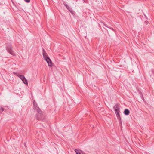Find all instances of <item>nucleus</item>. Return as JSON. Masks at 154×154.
<instances>
[{
    "label": "nucleus",
    "instance_id": "7ed1b4c3",
    "mask_svg": "<svg viewBox=\"0 0 154 154\" xmlns=\"http://www.w3.org/2000/svg\"><path fill=\"white\" fill-rule=\"evenodd\" d=\"M36 111L38 112L36 115L35 117L36 119L38 120L43 121L45 119V116L42 113V111L39 108L37 107Z\"/></svg>",
    "mask_w": 154,
    "mask_h": 154
},
{
    "label": "nucleus",
    "instance_id": "a211bd4d",
    "mask_svg": "<svg viewBox=\"0 0 154 154\" xmlns=\"http://www.w3.org/2000/svg\"><path fill=\"white\" fill-rule=\"evenodd\" d=\"M110 29H111L112 30H114V29H113V28H110Z\"/></svg>",
    "mask_w": 154,
    "mask_h": 154
},
{
    "label": "nucleus",
    "instance_id": "f3484780",
    "mask_svg": "<svg viewBox=\"0 0 154 154\" xmlns=\"http://www.w3.org/2000/svg\"><path fill=\"white\" fill-rule=\"evenodd\" d=\"M142 99H143V101H144V100H144V98H143V97L142 98Z\"/></svg>",
    "mask_w": 154,
    "mask_h": 154
},
{
    "label": "nucleus",
    "instance_id": "f03ea898",
    "mask_svg": "<svg viewBox=\"0 0 154 154\" xmlns=\"http://www.w3.org/2000/svg\"><path fill=\"white\" fill-rule=\"evenodd\" d=\"M42 52L44 58L47 63L48 66L50 67H52L53 66L52 62L43 48H42Z\"/></svg>",
    "mask_w": 154,
    "mask_h": 154
},
{
    "label": "nucleus",
    "instance_id": "39448f33",
    "mask_svg": "<svg viewBox=\"0 0 154 154\" xmlns=\"http://www.w3.org/2000/svg\"><path fill=\"white\" fill-rule=\"evenodd\" d=\"M130 111L127 109H125L124 112V113L126 115H128L130 113Z\"/></svg>",
    "mask_w": 154,
    "mask_h": 154
},
{
    "label": "nucleus",
    "instance_id": "20e7f679",
    "mask_svg": "<svg viewBox=\"0 0 154 154\" xmlns=\"http://www.w3.org/2000/svg\"><path fill=\"white\" fill-rule=\"evenodd\" d=\"M6 50L7 51L11 54L14 55V51L12 50V46L11 44H8L6 46Z\"/></svg>",
    "mask_w": 154,
    "mask_h": 154
},
{
    "label": "nucleus",
    "instance_id": "ddd939ff",
    "mask_svg": "<svg viewBox=\"0 0 154 154\" xmlns=\"http://www.w3.org/2000/svg\"><path fill=\"white\" fill-rule=\"evenodd\" d=\"M24 1L27 3H29L30 2V0H24Z\"/></svg>",
    "mask_w": 154,
    "mask_h": 154
},
{
    "label": "nucleus",
    "instance_id": "6ab92c4d",
    "mask_svg": "<svg viewBox=\"0 0 154 154\" xmlns=\"http://www.w3.org/2000/svg\"><path fill=\"white\" fill-rule=\"evenodd\" d=\"M24 145L25 146H26V143H24Z\"/></svg>",
    "mask_w": 154,
    "mask_h": 154
},
{
    "label": "nucleus",
    "instance_id": "dca6fc26",
    "mask_svg": "<svg viewBox=\"0 0 154 154\" xmlns=\"http://www.w3.org/2000/svg\"><path fill=\"white\" fill-rule=\"evenodd\" d=\"M104 25L106 27H108L106 24H104Z\"/></svg>",
    "mask_w": 154,
    "mask_h": 154
},
{
    "label": "nucleus",
    "instance_id": "423d86ee",
    "mask_svg": "<svg viewBox=\"0 0 154 154\" xmlns=\"http://www.w3.org/2000/svg\"><path fill=\"white\" fill-rule=\"evenodd\" d=\"M18 76L22 80H23V79H25L26 78L25 76L23 75H18Z\"/></svg>",
    "mask_w": 154,
    "mask_h": 154
},
{
    "label": "nucleus",
    "instance_id": "f257e3e1",
    "mask_svg": "<svg viewBox=\"0 0 154 154\" xmlns=\"http://www.w3.org/2000/svg\"><path fill=\"white\" fill-rule=\"evenodd\" d=\"M113 108L115 109V112L117 117L119 120V123L122 125L121 118L119 114L120 112L119 106L118 104H116L115 105Z\"/></svg>",
    "mask_w": 154,
    "mask_h": 154
},
{
    "label": "nucleus",
    "instance_id": "9d476101",
    "mask_svg": "<svg viewBox=\"0 0 154 154\" xmlns=\"http://www.w3.org/2000/svg\"><path fill=\"white\" fill-rule=\"evenodd\" d=\"M5 109L2 106H0V113H1L2 112L4 111Z\"/></svg>",
    "mask_w": 154,
    "mask_h": 154
},
{
    "label": "nucleus",
    "instance_id": "1a4fd4ad",
    "mask_svg": "<svg viewBox=\"0 0 154 154\" xmlns=\"http://www.w3.org/2000/svg\"><path fill=\"white\" fill-rule=\"evenodd\" d=\"M22 81L23 82V83L26 85H27L28 84V82L26 79L25 78V79H23V80H22Z\"/></svg>",
    "mask_w": 154,
    "mask_h": 154
},
{
    "label": "nucleus",
    "instance_id": "0eeeda50",
    "mask_svg": "<svg viewBox=\"0 0 154 154\" xmlns=\"http://www.w3.org/2000/svg\"><path fill=\"white\" fill-rule=\"evenodd\" d=\"M33 104L34 105V107L36 109V110H37V107L39 108L38 106H37L36 103L35 102V101H34L33 102Z\"/></svg>",
    "mask_w": 154,
    "mask_h": 154
},
{
    "label": "nucleus",
    "instance_id": "6e6552de",
    "mask_svg": "<svg viewBox=\"0 0 154 154\" xmlns=\"http://www.w3.org/2000/svg\"><path fill=\"white\" fill-rule=\"evenodd\" d=\"M75 151L76 153V154H85L84 153L82 154L81 152H79V151L77 149H75Z\"/></svg>",
    "mask_w": 154,
    "mask_h": 154
},
{
    "label": "nucleus",
    "instance_id": "f8f14e48",
    "mask_svg": "<svg viewBox=\"0 0 154 154\" xmlns=\"http://www.w3.org/2000/svg\"><path fill=\"white\" fill-rule=\"evenodd\" d=\"M144 23L145 24L147 25L149 23V22L147 21H145L144 22Z\"/></svg>",
    "mask_w": 154,
    "mask_h": 154
},
{
    "label": "nucleus",
    "instance_id": "2eb2a0df",
    "mask_svg": "<svg viewBox=\"0 0 154 154\" xmlns=\"http://www.w3.org/2000/svg\"><path fill=\"white\" fill-rule=\"evenodd\" d=\"M64 5L65 6L66 8H67V7L68 6L66 4H64Z\"/></svg>",
    "mask_w": 154,
    "mask_h": 154
},
{
    "label": "nucleus",
    "instance_id": "9b49d317",
    "mask_svg": "<svg viewBox=\"0 0 154 154\" xmlns=\"http://www.w3.org/2000/svg\"><path fill=\"white\" fill-rule=\"evenodd\" d=\"M71 13L72 14H74V11L72 10V9H71L70 10H69Z\"/></svg>",
    "mask_w": 154,
    "mask_h": 154
},
{
    "label": "nucleus",
    "instance_id": "4468645a",
    "mask_svg": "<svg viewBox=\"0 0 154 154\" xmlns=\"http://www.w3.org/2000/svg\"><path fill=\"white\" fill-rule=\"evenodd\" d=\"M68 10H70L72 8H71L70 7H69V6L67 7L66 8Z\"/></svg>",
    "mask_w": 154,
    "mask_h": 154
}]
</instances>
